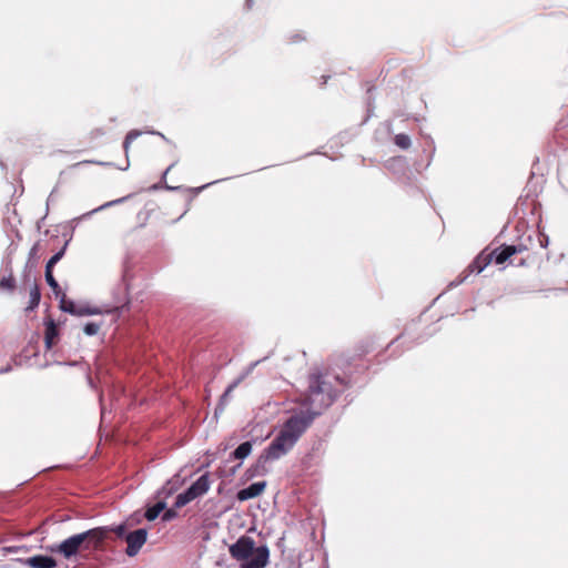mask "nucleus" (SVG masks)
<instances>
[{
  "label": "nucleus",
  "instance_id": "16",
  "mask_svg": "<svg viewBox=\"0 0 568 568\" xmlns=\"http://www.w3.org/2000/svg\"><path fill=\"white\" fill-rule=\"evenodd\" d=\"M165 508V504L163 501L156 503L154 506L150 507L145 513V518L148 520H154L161 514V511Z\"/></svg>",
  "mask_w": 568,
  "mask_h": 568
},
{
  "label": "nucleus",
  "instance_id": "3",
  "mask_svg": "<svg viewBox=\"0 0 568 568\" xmlns=\"http://www.w3.org/2000/svg\"><path fill=\"white\" fill-rule=\"evenodd\" d=\"M229 551L240 562V568H265L270 559L267 546L255 547L254 539L248 536H241Z\"/></svg>",
  "mask_w": 568,
  "mask_h": 568
},
{
  "label": "nucleus",
  "instance_id": "27",
  "mask_svg": "<svg viewBox=\"0 0 568 568\" xmlns=\"http://www.w3.org/2000/svg\"><path fill=\"white\" fill-rule=\"evenodd\" d=\"M234 387H235V385L229 386L224 395L225 396L229 395L234 389Z\"/></svg>",
  "mask_w": 568,
  "mask_h": 568
},
{
  "label": "nucleus",
  "instance_id": "5",
  "mask_svg": "<svg viewBox=\"0 0 568 568\" xmlns=\"http://www.w3.org/2000/svg\"><path fill=\"white\" fill-rule=\"evenodd\" d=\"M336 386H332L328 381H322V405H329L334 402L337 395L344 389L343 381L335 377Z\"/></svg>",
  "mask_w": 568,
  "mask_h": 568
},
{
  "label": "nucleus",
  "instance_id": "2",
  "mask_svg": "<svg viewBox=\"0 0 568 568\" xmlns=\"http://www.w3.org/2000/svg\"><path fill=\"white\" fill-rule=\"evenodd\" d=\"M108 538V529L97 527L81 534L72 535L61 544L50 548L52 552H59L69 559L80 551L98 550Z\"/></svg>",
  "mask_w": 568,
  "mask_h": 568
},
{
  "label": "nucleus",
  "instance_id": "9",
  "mask_svg": "<svg viewBox=\"0 0 568 568\" xmlns=\"http://www.w3.org/2000/svg\"><path fill=\"white\" fill-rule=\"evenodd\" d=\"M265 487H266L265 481L253 483L248 487L241 489L237 493L236 498L240 501H245V500L255 498L264 491Z\"/></svg>",
  "mask_w": 568,
  "mask_h": 568
},
{
  "label": "nucleus",
  "instance_id": "19",
  "mask_svg": "<svg viewBox=\"0 0 568 568\" xmlns=\"http://www.w3.org/2000/svg\"><path fill=\"white\" fill-rule=\"evenodd\" d=\"M394 142L397 146L404 150L410 146V138L404 133L395 135Z\"/></svg>",
  "mask_w": 568,
  "mask_h": 568
},
{
  "label": "nucleus",
  "instance_id": "1",
  "mask_svg": "<svg viewBox=\"0 0 568 568\" xmlns=\"http://www.w3.org/2000/svg\"><path fill=\"white\" fill-rule=\"evenodd\" d=\"M316 417L310 410L292 415L282 426L277 436L260 456L258 462L278 459L287 454Z\"/></svg>",
  "mask_w": 568,
  "mask_h": 568
},
{
  "label": "nucleus",
  "instance_id": "29",
  "mask_svg": "<svg viewBox=\"0 0 568 568\" xmlns=\"http://www.w3.org/2000/svg\"><path fill=\"white\" fill-rule=\"evenodd\" d=\"M85 163H94L93 161H82V162H78L75 164H73V166H79L81 164H85Z\"/></svg>",
  "mask_w": 568,
  "mask_h": 568
},
{
  "label": "nucleus",
  "instance_id": "14",
  "mask_svg": "<svg viewBox=\"0 0 568 568\" xmlns=\"http://www.w3.org/2000/svg\"><path fill=\"white\" fill-rule=\"evenodd\" d=\"M41 300V293L40 288L37 284H33V286L30 288V302L27 310L32 311L36 307L39 306Z\"/></svg>",
  "mask_w": 568,
  "mask_h": 568
},
{
  "label": "nucleus",
  "instance_id": "18",
  "mask_svg": "<svg viewBox=\"0 0 568 568\" xmlns=\"http://www.w3.org/2000/svg\"><path fill=\"white\" fill-rule=\"evenodd\" d=\"M192 500H194V498L191 495H189L187 490H185L184 493L179 494L176 496L175 503H174V508H182L185 505H187L189 503H191Z\"/></svg>",
  "mask_w": 568,
  "mask_h": 568
},
{
  "label": "nucleus",
  "instance_id": "8",
  "mask_svg": "<svg viewBox=\"0 0 568 568\" xmlns=\"http://www.w3.org/2000/svg\"><path fill=\"white\" fill-rule=\"evenodd\" d=\"M24 565L31 568H54L57 566L55 559L49 556L37 555L26 559H20Z\"/></svg>",
  "mask_w": 568,
  "mask_h": 568
},
{
  "label": "nucleus",
  "instance_id": "11",
  "mask_svg": "<svg viewBox=\"0 0 568 568\" xmlns=\"http://www.w3.org/2000/svg\"><path fill=\"white\" fill-rule=\"evenodd\" d=\"M210 489L209 474L202 475L195 483H193L186 490L194 499L206 494Z\"/></svg>",
  "mask_w": 568,
  "mask_h": 568
},
{
  "label": "nucleus",
  "instance_id": "20",
  "mask_svg": "<svg viewBox=\"0 0 568 568\" xmlns=\"http://www.w3.org/2000/svg\"><path fill=\"white\" fill-rule=\"evenodd\" d=\"M67 244L48 261L45 270L53 271L54 265L63 257Z\"/></svg>",
  "mask_w": 568,
  "mask_h": 568
},
{
  "label": "nucleus",
  "instance_id": "12",
  "mask_svg": "<svg viewBox=\"0 0 568 568\" xmlns=\"http://www.w3.org/2000/svg\"><path fill=\"white\" fill-rule=\"evenodd\" d=\"M523 251L521 246L508 245L500 248L499 252L494 251V258L497 264L505 263L510 256L520 253Z\"/></svg>",
  "mask_w": 568,
  "mask_h": 568
},
{
  "label": "nucleus",
  "instance_id": "4",
  "mask_svg": "<svg viewBox=\"0 0 568 568\" xmlns=\"http://www.w3.org/2000/svg\"><path fill=\"white\" fill-rule=\"evenodd\" d=\"M148 537V531L144 528L136 529L132 532H129L125 536V541L128 544L126 555L130 557L135 556L142 546L145 544Z\"/></svg>",
  "mask_w": 568,
  "mask_h": 568
},
{
  "label": "nucleus",
  "instance_id": "24",
  "mask_svg": "<svg viewBox=\"0 0 568 568\" xmlns=\"http://www.w3.org/2000/svg\"><path fill=\"white\" fill-rule=\"evenodd\" d=\"M105 528L108 529V534L110 531H113L118 537H125L128 535L125 525H119L114 528H109V527H105Z\"/></svg>",
  "mask_w": 568,
  "mask_h": 568
},
{
  "label": "nucleus",
  "instance_id": "28",
  "mask_svg": "<svg viewBox=\"0 0 568 568\" xmlns=\"http://www.w3.org/2000/svg\"><path fill=\"white\" fill-rule=\"evenodd\" d=\"M254 4V0H246V7L251 9Z\"/></svg>",
  "mask_w": 568,
  "mask_h": 568
},
{
  "label": "nucleus",
  "instance_id": "21",
  "mask_svg": "<svg viewBox=\"0 0 568 568\" xmlns=\"http://www.w3.org/2000/svg\"><path fill=\"white\" fill-rule=\"evenodd\" d=\"M0 287H2L4 290H9V291L14 290V287H16V280H14V277L12 275H10L8 277H3L0 281Z\"/></svg>",
  "mask_w": 568,
  "mask_h": 568
},
{
  "label": "nucleus",
  "instance_id": "22",
  "mask_svg": "<svg viewBox=\"0 0 568 568\" xmlns=\"http://www.w3.org/2000/svg\"><path fill=\"white\" fill-rule=\"evenodd\" d=\"M100 324L98 323H88L84 325L83 327V332L89 335V336H92V335H95L98 334V332L100 331Z\"/></svg>",
  "mask_w": 568,
  "mask_h": 568
},
{
  "label": "nucleus",
  "instance_id": "30",
  "mask_svg": "<svg viewBox=\"0 0 568 568\" xmlns=\"http://www.w3.org/2000/svg\"><path fill=\"white\" fill-rule=\"evenodd\" d=\"M142 215H144V217H148V215H149V211L146 210V211H144V212H140V213H139V217H141Z\"/></svg>",
  "mask_w": 568,
  "mask_h": 568
},
{
  "label": "nucleus",
  "instance_id": "13",
  "mask_svg": "<svg viewBox=\"0 0 568 568\" xmlns=\"http://www.w3.org/2000/svg\"><path fill=\"white\" fill-rule=\"evenodd\" d=\"M44 275H45V281H47L48 285L51 287L54 295L57 297H59L63 292H62L59 283L57 282V280L53 276V271L45 270Z\"/></svg>",
  "mask_w": 568,
  "mask_h": 568
},
{
  "label": "nucleus",
  "instance_id": "7",
  "mask_svg": "<svg viewBox=\"0 0 568 568\" xmlns=\"http://www.w3.org/2000/svg\"><path fill=\"white\" fill-rule=\"evenodd\" d=\"M495 252L486 253L485 251L477 255V257L468 265V273L483 272L493 261Z\"/></svg>",
  "mask_w": 568,
  "mask_h": 568
},
{
  "label": "nucleus",
  "instance_id": "25",
  "mask_svg": "<svg viewBox=\"0 0 568 568\" xmlns=\"http://www.w3.org/2000/svg\"><path fill=\"white\" fill-rule=\"evenodd\" d=\"M175 515H176V513H175V510H174V509H168V510L164 513V515H163V518H162V519L166 521V520H170V519L174 518V517H175Z\"/></svg>",
  "mask_w": 568,
  "mask_h": 568
},
{
  "label": "nucleus",
  "instance_id": "10",
  "mask_svg": "<svg viewBox=\"0 0 568 568\" xmlns=\"http://www.w3.org/2000/svg\"><path fill=\"white\" fill-rule=\"evenodd\" d=\"M44 324H45V332H44L45 348L51 349L53 347V345H55L58 342L59 329L52 318H47Z\"/></svg>",
  "mask_w": 568,
  "mask_h": 568
},
{
  "label": "nucleus",
  "instance_id": "15",
  "mask_svg": "<svg viewBox=\"0 0 568 568\" xmlns=\"http://www.w3.org/2000/svg\"><path fill=\"white\" fill-rule=\"evenodd\" d=\"M252 450L251 442H244L233 452V456L236 459H243L250 455Z\"/></svg>",
  "mask_w": 568,
  "mask_h": 568
},
{
  "label": "nucleus",
  "instance_id": "6",
  "mask_svg": "<svg viewBox=\"0 0 568 568\" xmlns=\"http://www.w3.org/2000/svg\"><path fill=\"white\" fill-rule=\"evenodd\" d=\"M60 308L63 311V312H67V313H70L72 315H79V316H82V315H90V314H94L95 312L92 311L91 308L89 307H84V306H81V307H78L73 301H70L67 298L65 294L62 293L60 296Z\"/></svg>",
  "mask_w": 568,
  "mask_h": 568
},
{
  "label": "nucleus",
  "instance_id": "17",
  "mask_svg": "<svg viewBox=\"0 0 568 568\" xmlns=\"http://www.w3.org/2000/svg\"><path fill=\"white\" fill-rule=\"evenodd\" d=\"M192 500H194V498L191 495H189L187 490H185L184 493L179 494L176 496L175 503H174V508H182L185 505H187L189 503H191Z\"/></svg>",
  "mask_w": 568,
  "mask_h": 568
},
{
  "label": "nucleus",
  "instance_id": "26",
  "mask_svg": "<svg viewBox=\"0 0 568 568\" xmlns=\"http://www.w3.org/2000/svg\"><path fill=\"white\" fill-rule=\"evenodd\" d=\"M38 247H39V244H34L31 250H30V257H33L37 255V252H38Z\"/></svg>",
  "mask_w": 568,
  "mask_h": 568
},
{
  "label": "nucleus",
  "instance_id": "23",
  "mask_svg": "<svg viewBox=\"0 0 568 568\" xmlns=\"http://www.w3.org/2000/svg\"><path fill=\"white\" fill-rule=\"evenodd\" d=\"M139 132L138 131H130L126 136H125V140L123 142V149L125 151V153H128L129 151V146L131 144V142L139 136Z\"/></svg>",
  "mask_w": 568,
  "mask_h": 568
}]
</instances>
